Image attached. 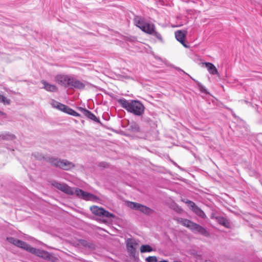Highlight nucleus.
<instances>
[{
    "instance_id": "f257e3e1",
    "label": "nucleus",
    "mask_w": 262,
    "mask_h": 262,
    "mask_svg": "<svg viewBox=\"0 0 262 262\" xmlns=\"http://www.w3.org/2000/svg\"><path fill=\"white\" fill-rule=\"evenodd\" d=\"M52 185L55 188L67 194H75L77 197L86 201H95L97 200V196L94 194L87 192H85L82 189L77 188H71L66 184L54 182L52 183Z\"/></svg>"
},
{
    "instance_id": "f03ea898",
    "label": "nucleus",
    "mask_w": 262,
    "mask_h": 262,
    "mask_svg": "<svg viewBox=\"0 0 262 262\" xmlns=\"http://www.w3.org/2000/svg\"><path fill=\"white\" fill-rule=\"evenodd\" d=\"M121 106L125 109L128 112L133 114L136 116H141L144 112L143 104L138 100H127L122 98L117 100Z\"/></svg>"
},
{
    "instance_id": "7ed1b4c3",
    "label": "nucleus",
    "mask_w": 262,
    "mask_h": 262,
    "mask_svg": "<svg viewBox=\"0 0 262 262\" xmlns=\"http://www.w3.org/2000/svg\"><path fill=\"white\" fill-rule=\"evenodd\" d=\"M7 239L9 243L16 246L18 247L25 249L30 253L34 254L38 256L44 258H47L49 257V253L46 251L33 248L25 242L12 237H7Z\"/></svg>"
},
{
    "instance_id": "20e7f679",
    "label": "nucleus",
    "mask_w": 262,
    "mask_h": 262,
    "mask_svg": "<svg viewBox=\"0 0 262 262\" xmlns=\"http://www.w3.org/2000/svg\"><path fill=\"white\" fill-rule=\"evenodd\" d=\"M47 161L52 165L65 170H70L74 167V164L67 160L51 157L49 158Z\"/></svg>"
},
{
    "instance_id": "39448f33",
    "label": "nucleus",
    "mask_w": 262,
    "mask_h": 262,
    "mask_svg": "<svg viewBox=\"0 0 262 262\" xmlns=\"http://www.w3.org/2000/svg\"><path fill=\"white\" fill-rule=\"evenodd\" d=\"M134 23L137 27L148 34L151 33V31L155 29V26L154 24L145 21L141 17L136 16L134 18Z\"/></svg>"
},
{
    "instance_id": "423d86ee",
    "label": "nucleus",
    "mask_w": 262,
    "mask_h": 262,
    "mask_svg": "<svg viewBox=\"0 0 262 262\" xmlns=\"http://www.w3.org/2000/svg\"><path fill=\"white\" fill-rule=\"evenodd\" d=\"M90 210L92 212L100 216L106 217L107 218L114 217V215L113 214L109 212L108 211L104 210L103 208L98 207L96 206H93L91 207Z\"/></svg>"
},
{
    "instance_id": "0eeeda50",
    "label": "nucleus",
    "mask_w": 262,
    "mask_h": 262,
    "mask_svg": "<svg viewBox=\"0 0 262 262\" xmlns=\"http://www.w3.org/2000/svg\"><path fill=\"white\" fill-rule=\"evenodd\" d=\"M127 206L128 207L132 209L139 210L145 214H149L150 213L151 211V210L148 207L141 205L139 203H134L132 202H127Z\"/></svg>"
},
{
    "instance_id": "6e6552de",
    "label": "nucleus",
    "mask_w": 262,
    "mask_h": 262,
    "mask_svg": "<svg viewBox=\"0 0 262 262\" xmlns=\"http://www.w3.org/2000/svg\"><path fill=\"white\" fill-rule=\"evenodd\" d=\"M71 77L67 75H57L55 77V81L58 84L66 88L70 87Z\"/></svg>"
},
{
    "instance_id": "1a4fd4ad",
    "label": "nucleus",
    "mask_w": 262,
    "mask_h": 262,
    "mask_svg": "<svg viewBox=\"0 0 262 262\" xmlns=\"http://www.w3.org/2000/svg\"><path fill=\"white\" fill-rule=\"evenodd\" d=\"M190 229L194 233H199L204 236L208 235V232L204 227L193 222Z\"/></svg>"
},
{
    "instance_id": "9d476101",
    "label": "nucleus",
    "mask_w": 262,
    "mask_h": 262,
    "mask_svg": "<svg viewBox=\"0 0 262 262\" xmlns=\"http://www.w3.org/2000/svg\"><path fill=\"white\" fill-rule=\"evenodd\" d=\"M138 245L137 241L133 239H128L126 242V247L128 252L134 254L136 252L135 246Z\"/></svg>"
},
{
    "instance_id": "9b49d317",
    "label": "nucleus",
    "mask_w": 262,
    "mask_h": 262,
    "mask_svg": "<svg viewBox=\"0 0 262 262\" xmlns=\"http://www.w3.org/2000/svg\"><path fill=\"white\" fill-rule=\"evenodd\" d=\"M70 87L77 89H83L85 87V84L81 81L72 77L70 83Z\"/></svg>"
},
{
    "instance_id": "f8f14e48",
    "label": "nucleus",
    "mask_w": 262,
    "mask_h": 262,
    "mask_svg": "<svg viewBox=\"0 0 262 262\" xmlns=\"http://www.w3.org/2000/svg\"><path fill=\"white\" fill-rule=\"evenodd\" d=\"M41 83L43 85V88L46 91L52 92L57 91L58 89L55 85L49 83L45 80H42Z\"/></svg>"
},
{
    "instance_id": "ddd939ff",
    "label": "nucleus",
    "mask_w": 262,
    "mask_h": 262,
    "mask_svg": "<svg viewBox=\"0 0 262 262\" xmlns=\"http://www.w3.org/2000/svg\"><path fill=\"white\" fill-rule=\"evenodd\" d=\"M206 68L208 72L211 75H219V72L214 65L211 62H205Z\"/></svg>"
},
{
    "instance_id": "4468645a",
    "label": "nucleus",
    "mask_w": 262,
    "mask_h": 262,
    "mask_svg": "<svg viewBox=\"0 0 262 262\" xmlns=\"http://www.w3.org/2000/svg\"><path fill=\"white\" fill-rule=\"evenodd\" d=\"M51 104L53 107L56 108L64 113L68 106L54 100L52 101Z\"/></svg>"
},
{
    "instance_id": "2eb2a0df",
    "label": "nucleus",
    "mask_w": 262,
    "mask_h": 262,
    "mask_svg": "<svg viewBox=\"0 0 262 262\" xmlns=\"http://www.w3.org/2000/svg\"><path fill=\"white\" fill-rule=\"evenodd\" d=\"M81 111L83 114L88 118L95 122H99V119L96 117V116L94 114H93L90 111L86 110L85 108H81Z\"/></svg>"
},
{
    "instance_id": "dca6fc26",
    "label": "nucleus",
    "mask_w": 262,
    "mask_h": 262,
    "mask_svg": "<svg viewBox=\"0 0 262 262\" xmlns=\"http://www.w3.org/2000/svg\"><path fill=\"white\" fill-rule=\"evenodd\" d=\"M15 138L16 137L14 135L9 133L0 134V140L13 141Z\"/></svg>"
},
{
    "instance_id": "f3484780",
    "label": "nucleus",
    "mask_w": 262,
    "mask_h": 262,
    "mask_svg": "<svg viewBox=\"0 0 262 262\" xmlns=\"http://www.w3.org/2000/svg\"><path fill=\"white\" fill-rule=\"evenodd\" d=\"M175 37L178 41L182 42L184 40L186 37V33L182 31H177L175 32Z\"/></svg>"
},
{
    "instance_id": "a211bd4d",
    "label": "nucleus",
    "mask_w": 262,
    "mask_h": 262,
    "mask_svg": "<svg viewBox=\"0 0 262 262\" xmlns=\"http://www.w3.org/2000/svg\"><path fill=\"white\" fill-rule=\"evenodd\" d=\"M192 211L199 216L201 218L205 219L206 217V215L204 212L199 207L196 206L195 207Z\"/></svg>"
},
{
    "instance_id": "6ab92c4d",
    "label": "nucleus",
    "mask_w": 262,
    "mask_h": 262,
    "mask_svg": "<svg viewBox=\"0 0 262 262\" xmlns=\"http://www.w3.org/2000/svg\"><path fill=\"white\" fill-rule=\"evenodd\" d=\"M216 219L217 220V222L221 225H222L223 226H224L226 227H229V226L230 225V223L226 219H225L223 217H216Z\"/></svg>"
},
{
    "instance_id": "aec40b11",
    "label": "nucleus",
    "mask_w": 262,
    "mask_h": 262,
    "mask_svg": "<svg viewBox=\"0 0 262 262\" xmlns=\"http://www.w3.org/2000/svg\"><path fill=\"white\" fill-rule=\"evenodd\" d=\"M153 251L151 247L148 245H143L140 247V252L141 253L150 252Z\"/></svg>"
},
{
    "instance_id": "412c9836",
    "label": "nucleus",
    "mask_w": 262,
    "mask_h": 262,
    "mask_svg": "<svg viewBox=\"0 0 262 262\" xmlns=\"http://www.w3.org/2000/svg\"><path fill=\"white\" fill-rule=\"evenodd\" d=\"M151 32H152L151 33H150V35H152L154 36H155L160 42H163V40L161 35L158 32L156 31L155 29L153 30V31H152Z\"/></svg>"
},
{
    "instance_id": "4be33fe9",
    "label": "nucleus",
    "mask_w": 262,
    "mask_h": 262,
    "mask_svg": "<svg viewBox=\"0 0 262 262\" xmlns=\"http://www.w3.org/2000/svg\"><path fill=\"white\" fill-rule=\"evenodd\" d=\"M65 113L75 117H78L80 116L79 114H78L77 112H76V111H75L74 110L70 108L68 106H67Z\"/></svg>"
},
{
    "instance_id": "5701e85b",
    "label": "nucleus",
    "mask_w": 262,
    "mask_h": 262,
    "mask_svg": "<svg viewBox=\"0 0 262 262\" xmlns=\"http://www.w3.org/2000/svg\"><path fill=\"white\" fill-rule=\"evenodd\" d=\"M10 100L6 98L4 95L0 94V102L4 104L9 105L10 103Z\"/></svg>"
},
{
    "instance_id": "b1692460",
    "label": "nucleus",
    "mask_w": 262,
    "mask_h": 262,
    "mask_svg": "<svg viewBox=\"0 0 262 262\" xmlns=\"http://www.w3.org/2000/svg\"><path fill=\"white\" fill-rule=\"evenodd\" d=\"M192 223L193 222H191V221L184 219V220L183 221L182 225H183L185 227H188L189 229H190Z\"/></svg>"
},
{
    "instance_id": "393cba45",
    "label": "nucleus",
    "mask_w": 262,
    "mask_h": 262,
    "mask_svg": "<svg viewBox=\"0 0 262 262\" xmlns=\"http://www.w3.org/2000/svg\"><path fill=\"white\" fill-rule=\"evenodd\" d=\"M147 262H157V259L156 256H149L146 258Z\"/></svg>"
},
{
    "instance_id": "a878e982",
    "label": "nucleus",
    "mask_w": 262,
    "mask_h": 262,
    "mask_svg": "<svg viewBox=\"0 0 262 262\" xmlns=\"http://www.w3.org/2000/svg\"><path fill=\"white\" fill-rule=\"evenodd\" d=\"M186 203L191 208L192 210L197 206L194 202L191 201H187L186 202Z\"/></svg>"
},
{
    "instance_id": "bb28decb",
    "label": "nucleus",
    "mask_w": 262,
    "mask_h": 262,
    "mask_svg": "<svg viewBox=\"0 0 262 262\" xmlns=\"http://www.w3.org/2000/svg\"><path fill=\"white\" fill-rule=\"evenodd\" d=\"M184 219H183L181 217H177V218L174 219V220H176L178 223H180L181 224H182L183 221L184 220Z\"/></svg>"
},
{
    "instance_id": "cd10ccee",
    "label": "nucleus",
    "mask_w": 262,
    "mask_h": 262,
    "mask_svg": "<svg viewBox=\"0 0 262 262\" xmlns=\"http://www.w3.org/2000/svg\"><path fill=\"white\" fill-rule=\"evenodd\" d=\"M180 42L183 45V46L184 47H185V48H188V47H189V46H188V45H187L185 43V42L184 40V41H182V42Z\"/></svg>"
},
{
    "instance_id": "c85d7f7f",
    "label": "nucleus",
    "mask_w": 262,
    "mask_h": 262,
    "mask_svg": "<svg viewBox=\"0 0 262 262\" xmlns=\"http://www.w3.org/2000/svg\"><path fill=\"white\" fill-rule=\"evenodd\" d=\"M106 164H105L104 163H100V166L103 167H105L106 166Z\"/></svg>"
},
{
    "instance_id": "c756f323",
    "label": "nucleus",
    "mask_w": 262,
    "mask_h": 262,
    "mask_svg": "<svg viewBox=\"0 0 262 262\" xmlns=\"http://www.w3.org/2000/svg\"><path fill=\"white\" fill-rule=\"evenodd\" d=\"M159 262H168V261L166 260H161V261H160Z\"/></svg>"
},
{
    "instance_id": "7c9ffc66",
    "label": "nucleus",
    "mask_w": 262,
    "mask_h": 262,
    "mask_svg": "<svg viewBox=\"0 0 262 262\" xmlns=\"http://www.w3.org/2000/svg\"><path fill=\"white\" fill-rule=\"evenodd\" d=\"M4 113L0 111V115H3Z\"/></svg>"
}]
</instances>
